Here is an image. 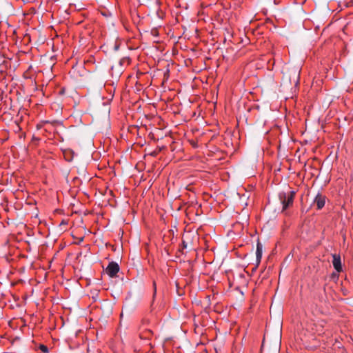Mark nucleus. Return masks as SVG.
Wrapping results in <instances>:
<instances>
[{
    "label": "nucleus",
    "instance_id": "nucleus-1",
    "mask_svg": "<svg viewBox=\"0 0 353 353\" xmlns=\"http://www.w3.org/2000/svg\"><path fill=\"white\" fill-rule=\"evenodd\" d=\"M295 194L296 191L294 190L282 191L279 193V199L283 205V211L293 205Z\"/></svg>",
    "mask_w": 353,
    "mask_h": 353
},
{
    "label": "nucleus",
    "instance_id": "nucleus-2",
    "mask_svg": "<svg viewBox=\"0 0 353 353\" xmlns=\"http://www.w3.org/2000/svg\"><path fill=\"white\" fill-rule=\"evenodd\" d=\"M106 273L112 278L115 277L119 271V266L116 262H110L106 268Z\"/></svg>",
    "mask_w": 353,
    "mask_h": 353
},
{
    "label": "nucleus",
    "instance_id": "nucleus-3",
    "mask_svg": "<svg viewBox=\"0 0 353 353\" xmlns=\"http://www.w3.org/2000/svg\"><path fill=\"white\" fill-rule=\"evenodd\" d=\"M326 197L320 193H318L314 199V203L316 205L317 209H322L325 204Z\"/></svg>",
    "mask_w": 353,
    "mask_h": 353
},
{
    "label": "nucleus",
    "instance_id": "nucleus-4",
    "mask_svg": "<svg viewBox=\"0 0 353 353\" xmlns=\"http://www.w3.org/2000/svg\"><path fill=\"white\" fill-rule=\"evenodd\" d=\"M332 264L334 268V269L338 272H340L342 270V265H341V256L339 254H334L332 255Z\"/></svg>",
    "mask_w": 353,
    "mask_h": 353
},
{
    "label": "nucleus",
    "instance_id": "nucleus-5",
    "mask_svg": "<svg viewBox=\"0 0 353 353\" xmlns=\"http://www.w3.org/2000/svg\"><path fill=\"white\" fill-rule=\"evenodd\" d=\"M262 253H263V245L258 240L256 243V260L259 262L262 258Z\"/></svg>",
    "mask_w": 353,
    "mask_h": 353
},
{
    "label": "nucleus",
    "instance_id": "nucleus-6",
    "mask_svg": "<svg viewBox=\"0 0 353 353\" xmlns=\"http://www.w3.org/2000/svg\"><path fill=\"white\" fill-rule=\"evenodd\" d=\"M153 285H154L153 300H154V297H155L156 294H157V288H156V283H155V282H154ZM153 303H154V301H152V303L151 304V307L153 306Z\"/></svg>",
    "mask_w": 353,
    "mask_h": 353
},
{
    "label": "nucleus",
    "instance_id": "nucleus-7",
    "mask_svg": "<svg viewBox=\"0 0 353 353\" xmlns=\"http://www.w3.org/2000/svg\"><path fill=\"white\" fill-rule=\"evenodd\" d=\"M269 353H279V350L277 347H274L272 348Z\"/></svg>",
    "mask_w": 353,
    "mask_h": 353
},
{
    "label": "nucleus",
    "instance_id": "nucleus-8",
    "mask_svg": "<svg viewBox=\"0 0 353 353\" xmlns=\"http://www.w3.org/2000/svg\"><path fill=\"white\" fill-rule=\"evenodd\" d=\"M40 349L43 352H48V348L45 345H41V347Z\"/></svg>",
    "mask_w": 353,
    "mask_h": 353
},
{
    "label": "nucleus",
    "instance_id": "nucleus-9",
    "mask_svg": "<svg viewBox=\"0 0 353 353\" xmlns=\"http://www.w3.org/2000/svg\"><path fill=\"white\" fill-rule=\"evenodd\" d=\"M183 247L185 248L186 247V245L185 244V242L183 241Z\"/></svg>",
    "mask_w": 353,
    "mask_h": 353
}]
</instances>
